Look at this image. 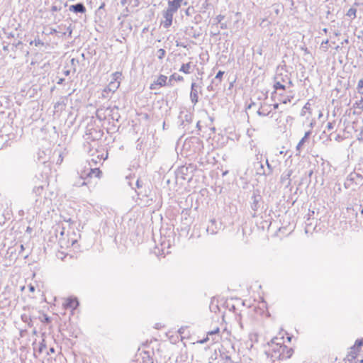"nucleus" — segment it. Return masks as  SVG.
<instances>
[{"mask_svg": "<svg viewBox=\"0 0 363 363\" xmlns=\"http://www.w3.org/2000/svg\"><path fill=\"white\" fill-rule=\"evenodd\" d=\"M154 352L150 351H143L140 353L143 363H154L152 354Z\"/></svg>", "mask_w": 363, "mask_h": 363, "instance_id": "12", "label": "nucleus"}, {"mask_svg": "<svg viewBox=\"0 0 363 363\" xmlns=\"http://www.w3.org/2000/svg\"><path fill=\"white\" fill-rule=\"evenodd\" d=\"M13 46H15L16 48H19L21 46L23 45V43L21 41H18L16 44H13Z\"/></svg>", "mask_w": 363, "mask_h": 363, "instance_id": "49", "label": "nucleus"}, {"mask_svg": "<svg viewBox=\"0 0 363 363\" xmlns=\"http://www.w3.org/2000/svg\"><path fill=\"white\" fill-rule=\"evenodd\" d=\"M65 99L62 98L59 101L55 104V111L56 112L62 111L65 108Z\"/></svg>", "mask_w": 363, "mask_h": 363, "instance_id": "17", "label": "nucleus"}, {"mask_svg": "<svg viewBox=\"0 0 363 363\" xmlns=\"http://www.w3.org/2000/svg\"><path fill=\"white\" fill-rule=\"evenodd\" d=\"M273 107L274 109H277L279 108V104L276 103L273 104Z\"/></svg>", "mask_w": 363, "mask_h": 363, "instance_id": "58", "label": "nucleus"}, {"mask_svg": "<svg viewBox=\"0 0 363 363\" xmlns=\"http://www.w3.org/2000/svg\"><path fill=\"white\" fill-rule=\"evenodd\" d=\"M165 54L166 51L162 48H160L157 50V57L160 60L163 59L164 57L165 56Z\"/></svg>", "mask_w": 363, "mask_h": 363, "instance_id": "32", "label": "nucleus"}, {"mask_svg": "<svg viewBox=\"0 0 363 363\" xmlns=\"http://www.w3.org/2000/svg\"><path fill=\"white\" fill-rule=\"evenodd\" d=\"M219 33H220V31H219V30H216V32H211V34L212 35H219Z\"/></svg>", "mask_w": 363, "mask_h": 363, "instance_id": "55", "label": "nucleus"}, {"mask_svg": "<svg viewBox=\"0 0 363 363\" xmlns=\"http://www.w3.org/2000/svg\"><path fill=\"white\" fill-rule=\"evenodd\" d=\"M167 85V77L163 74H160L156 80L150 84V89L152 90L157 89L158 87H162Z\"/></svg>", "mask_w": 363, "mask_h": 363, "instance_id": "3", "label": "nucleus"}, {"mask_svg": "<svg viewBox=\"0 0 363 363\" xmlns=\"http://www.w3.org/2000/svg\"><path fill=\"white\" fill-rule=\"evenodd\" d=\"M45 345H42L40 346V352H43V348H45Z\"/></svg>", "mask_w": 363, "mask_h": 363, "instance_id": "60", "label": "nucleus"}, {"mask_svg": "<svg viewBox=\"0 0 363 363\" xmlns=\"http://www.w3.org/2000/svg\"><path fill=\"white\" fill-rule=\"evenodd\" d=\"M280 96H281V98L279 99V101L284 104H286L287 103L291 102L292 99H294L293 94L289 95L286 97L282 96V94H280Z\"/></svg>", "mask_w": 363, "mask_h": 363, "instance_id": "23", "label": "nucleus"}, {"mask_svg": "<svg viewBox=\"0 0 363 363\" xmlns=\"http://www.w3.org/2000/svg\"><path fill=\"white\" fill-rule=\"evenodd\" d=\"M182 82L184 80L182 76L177 75L176 73L172 74L168 79V86H173L172 81Z\"/></svg>", "mask_w": 363, "mask_h": 363, "instance_id": "18", "label": "nucleus"}, {"mask_svg": "<svg viewBox=\"0 0 363 363\" xmlns=\"http://www.w3.org/2000/svg\"><path fill=\"white\" fill-rule=\"evenodd\" d=\"M70 73V70H66L64 72L65 75L68 76Z\"/></svg>", "mask_w": 363, "mask_h": 363, "instance_id": "59", "label": "nucleus"}, {"mask_svg": "<svg viewBox=\"0 0 363 363\" xmlns=\"http://www.w3.org/2000/svg\"><path fill=\"white\" fill-rule=\"evenodd\" d=\"M184 0H169L167 10L174 13L177 12V10L181 7L182 3Z\"/></svg>", "mask_w": 363, "mask_h": 363, "instance_id": "9", "label": "nucleus"}, {"mask_svg": "<svg viewBox=\"0 0 363 363\" xmlns=\"http://www.w3.org/2000/svg\"><path fill=\"white\" fill-rule=\"evenodd\" d=\"M220 27L221 29H227L228 28L226 23H222V22L220 23Z\"/></svg>", "mask_w": 363, "mask_h": 363, "instance_id": "48", "label": "nucleus"}, {"mask_svg": "<svg viewBox=\"0 0 363 363\" xmlns=\"http://www.w3.org/2000/svg\"><path fill=\"white\" fill-rule=\"evenodd\" d=\"M104 6H105V4H104V3H103V4L99 6V9H104Z\"/></svg>", "mask_w": 363, "mask_h": 363, "instance_id": "64", "label": "nucleus"}, {"mask_svg": "<svg viewBox=\"0 0 363 363\" xmlns=\"http://www.w3.org/2000/svg\"><path fill=\"white\" fill-rule=\"evenodd\" d=\"M101 174V170L99 168L90 169V172L87 174L88 177H92L94 175L96 177L99 178Z\"/></svg>", "mask_w": 363, "mask_h": 363, "instance_id": "21", "label": "nucleus"}, {"mask_svg": "<svg viewBox=\"0 0 363 363\" xmlns=\"http://www.w3.org/2000/svg\"><path fill=\"white\" fill-rule=\"evenodd\" d=\"M293 173V170L291 169H286L281 174L280 178V182L282 184H285L286 187L291 185V176Z\"/></svg>", "mask_w": 363, "mask_h": 363, "instance_id": "7", "label": "nucleus"}, {"mask_svg": "<svg viewBox=\"0 0 363 363\" xmlns=\"http://www.w3.org/2000/svg\"><path fill=\"white\" fill-rule=\"evenodd\" d=\"M191 63L189 62L186 64H183L182 65L181 68L179 69V71L182 72L185 74H190L191 72Z\"/></svg>", "mask_w": 363, "mask_h": 363, "instance_id": "19", "label": "nucleus"}, {"mask_svg": "<svg viewBox=\"0 0 363 363\" xmlns=\"http://www.w3.org/2000/svg\"><path fill=\"white\" fill-rule=\"evenodd\" d=\"M128 0H121V3L123 6H125Z\"/></svg>", "mask_w": 363, "mask_h": 363, "instance_id": "57", "label": "nucleus"}, {"mask_svg": "<svg viewBox=\"0 0 363 363\" xmlns=\"http://www.w3.org/2000/svg\"><path fill=\"white\" fill-rule=\"evenodd\" d=\"M310 106H311V104H310L308 102V103H306V104L304 105V106H303V109H302V111H301V115L302 116H305V114H306V111H306V110H310V109H311Z\"/></svg>", "mask_w": 363, "mask_h": 363, "instance_id": "34", "label": "nucleus"}, {"mask_svg": "<svg viewBox=\"0 0 363 363\" xmlns=\"http://www.w3.org/2000/svg\"><path fill=\"white\" fill-rule=\"evenodd\" d=\"M220 357L223 361L224 363H233V361L232 360L230 356H229L225 352H221L220 354Z\"/></svg>", "mask_w": 363, "mask_h": 363, "instance_id": "20", "label": "nucleus"}, {"mask_svg": "<svg viewBox=\"0 0 363 363\" xmlns=\"http://www.w3.org/2000/svg\"><path fill=\"white\" fill-rule=\"evenodd\" d=\"M276 77H279V80H281V82L282 84H284V83H287V80L285 77V76L284 77L282 74H277Z\"/></svg>", "mask_w": 363, "mask_h": 363, "instance_id": "42", "label": "nucleus"}, {"mask_svg": "<svg viewBox=\"0 0 363 363\" xmlns=\"http://www.w3.org/2000/svg\"><path fill=\"white\" fill-rule=\"evenodd\" d=\"M27 323H28L29 327H30V328L33 327V323H32V320H29Z\"/></svg>", "mask_w": 363, "mask_h": 363, "instance_id": "61", "label": "nucleus"}, {"mask_svg": "<svg viewBox=\"0 0 363 363\" xmlns=\"http://www.w3.org/2000/svg\"><path fill=\"white\" fill-rule=\"evenodd\" d=\"M133 1H134V3H135V4H134V5H135V6H138V5H139V4H140V0H133Z\"/></svg>", "mask_w": 363, "mask_h": 363, "instance_id": "56", "label": "nucleus"}, {"mask_svg": "<svg viewBox=\"0 0 363 363\" xmlns=\"http://www.w3.org/2000/svg\"><path fill=\"white\" fill-rule=\"evenodd\" d=\"M43 186H35L33 189V193H35L36 195H40L43 192Z\"/></svg>", "mask_w": 363, "mask_h": 363, "instance_id": "30", "label": "nucleus"}, {"mask_svg": "<svg viewBox=\"0 0 363 363\" xmlns=\"http://www.w3.org/2000/svg\"><path fill=\"white\" fill-rule=\"evenodd\" d=\"M215 86H216V79H213L212 82H211V84L210 85L208 86L207 87V89L208 91H214L215 90Z\"/></svg>", "mask_w": 363, "mask_h": 363, "instance_id": "35", "label": "nucleus"}, {"mask_svg": "<svg viewBox=\"0 0 363 363\" xmlns=\"http://www.w3.org/2000/svg\"><path fill=\"white\" fill-rule=\"evenodd\" d=\"M174 12L170 11L169 10H166L163 13V17L165 19L162 24L165 28H169L172 23Z\"/></svg>", "mask_w": 363, "mask_h": 363, "instance_id": "8", "label": "nucleus"}, {"mask_svg": "<svg viewBox=\"0 0 363 363\" xmlns=\"http://www.w3.org/2000/svg\"><path fill=\"white\" fill-rule=\"evenodd\" d=\"M49 351H50V353H54L55 352V349L53 347H50Z\"/></svg>", "mask_w": 363, "mask_h": 363, "instance_id": "62", "label": "nucleus"}, {"mask_svg": "<svg viewBox=\"0 0 363 363\" xmlns=\"http://www.w3.org/2000/svg\"><path fill=\"white\" fill-rule=\"evenodd\" d=\"M42 322L50 323V318L48 315H45L43 317V320H42Z\"/></svg>", "mask_w": 363, "mask_h": 363, "instance_id": "47", "label": "nucleus"}, {"mask_svg": "<svg viewBox=\"0 0 363 363\" xmlns=\"http://www.w3.org/2000/svg\"><path fill=\"white\" fill-rule=\"evenodd\" d=\"M69 10L75 13H84L86 11V9L82 3L71 5L69 8Z\"/></svg>", "mask_w": 363, "mask_h": 363, "instance_id": "10", "label": "nucleus"}, {"mask_svg": "<svg viewBox=\"0 0 363 363\" xmlns=\"http://www.w3.org/2000/svg\"><path fill=\"white\" fill-rule=\"evenodd\" d=\"M70 62H71V65H72V69H73V72H76V71H77L76 67L79 64V60L75 59V58H72Z\"/></svg>", "mask_w": 363, "mask_h": 363, "instance_id": "31", "label": "nucleus"}, {"mask_svg": "<svg viewBox=\"0 0 363 363\" xmlns=\"http://www.w3.org/2000/svg\"><path fill=\"white\" fill-rule=\"evenodd\" d=\"M50 10H51V11H52V12H57V11H60V10H61V8H60V7H57V6H55V5H53V6H52V7H51V9H50Z\"/></svg>", "mask_w": 363, "mask_h": 363, "instance_id": "43", "label": "nucleus"}, {"mask_svg": "<svg viewBox=\"0 0 363 363\" xmlns=\"http://www.w3.org/2000/svg\"><path fill=\"white\" fill-rule=\"evenodd\" d=\"M255 167L256 169V173L260 176H269L267 174V169H265L264 164L262 161H257L255 163Z\"/></svg>", "mask_w": 363, "mask_h": 363, "instance_id": "11", "label": "nucleus"}, {"mask_svg": "<svg viewBox=\"0 0 363 363\" xmlns=\"http://www.w3.org/2000/svg\"><path fill=\"white\" fill-rule=\"evenodd\" d=\"M265 163H266V165H267V168H266L267 169V174L268 175H271L273 173L274 168L269 164L267 158H266Z\"/></svg>", "mask_w": 363, "mask_h": 363, "instance_id": "28", "label": "nucleus"}, {"mask_svg": "<svg viewBox=\"0 0 363 363\" xmlns=\"http://www.w3.org/2000/svg\"><path fill=\"white\" fill-rule=\"evenodd\" d=\"M186 34L193 37L194 38H197L199 36V33H196L195 30H194V27L186 28Z\"/></svg>", "mask_w": 363, "mask_h": 363, "instance_id": "22", "label": "nucleus"}, {"mask_svg": "<svg viewBox=\"0 0 363 363\" xmlns=\"http://www.w3.org/2000/svg\"><path fill=\"white\" fill-rule=\"evenodd\" d=\"M64 81H65V79H64V78H60V79H58V81L57 82V84H62L64 82Z\"/></svg>", "mask_w": 363, "mask_h": 363, "instance_id": "54", "label": "nucleus"}, {"mask_svg": "<svg viewBox=\"0 0 363 363\" xmlns=\"http://www.w3.org/2000/svg\"><path fill=\"white\" fill-rule=\"evenodd\" d=\"M120 85L119 82H111L109 83L107 87L104 89V93L108 91L115 92Z\"/></svg>", "mask_w": 363, "mask_h": 363, "instance_id": "15", "label": "nucleus"}, {"mask_svg": "<svg viewBox=\"0 0 363 363\" xmlns=\"http://www.w3.org/2000/svg\"><path fill=\"white\" fill-rule=\"evenodd\" d=\"M252 203H251V208L254 211L252 213V217H256V212L260 207V203L262 201V197L258 193L255 191L253 192V194L251 197Z\"/></svg>", "mask_w": 363, "mask_h": 363, "instance_id": "2", "label": "nucleus"}, {"mask_svg": "<svg viewBox=\"0 0 363 363\" xmlns=\"http://www.w3.org/2000/svg\"><path fill=\"white\" fill-rule=\"evenodd\" d=\"M356 13H357V9L355 8H350L347 11L346 16L354 19L356 18Z\"/></svg>", "mask_w": 363, "mask_h": 363, "instance_id": "24", "label": "nucleus"}, {"mask_svg": "<svg viewBox=\"0 0 363 363\" xmlns=\"http://www.w3.org/2000/svg\"><path fill=\"white\" fill-rule=\"evenodd\" d=\"M21 319L24 323H28L29 320H30V318L26 314H23L21 315Z\"/></svg>", "mask_w": 363, "mask_h": 363, "instance_id": "40", "label": "nucleus"}, {"mask_svg": "<svg viewBox=\"0 0 363 363\" xmlns=\"http://www.w3.org/2000/svg\"><path fill=\"white\" fill-rule=\"evenodd\" d=\"M311 133V131L306 132L303 138L308 139L309 138Z\"/></svg>", "mask_w": 363, "mask_h": 363, "instance_id": "53", "label": "nucleus"}, {"mask_svg": "<svg viewBox=\"0 0 363 363\" xmlns=\"http://www.w3.org/2000/svg\"><path fill=\"white\" fill-rule=\"evenodd\" d=\"M79 301L76 298H69L66 300L64 303V306L66 308L75 309L79 306Z\"/></svg>", "mask_w": 363, "mask_h": 363, "instance_id": "13", "label": "nucleus"}, {"mask_svg": "<svg viewBox=\"0 0 363 363\" xmlns=\"http://www.w3.org/2000/svg\"><path fill=\"white\" fill-rule=\"evenodd\" d=\"M271 105H262L257 111V114L259 116H267L270 114L272 110L270 109Z\"/></svg>", "mask_w": 363, "mask_h": 363, "instance_id": "14", "label": "nucleus"}, {"mask_svg": "<svg viewBox=\"0 0 363 363\" xmlns=\"http://www.w3.org/2000/svg\"><path fill=\"white\" fill-rule=\"evenodd\" d=\"M359 351H360V349L358 350L357 348H355V347L352 346L350 348V351L349 352L348 354L347 355L346 360L349 363H363V359H361L359 361V362H353V361L357 357Z\"/></svg>", "mask_w": 363, "mask_h": 363, "instance_id": "6", "label": "nucleus"}, {"mask_svg": "<svg viewBox=\"0 0 363 363\" xmlns=\"http://www.w3.org/2000/svg\"><path fill=\"white\" fill-rule=\"evenodd\" d=\"M180 121V125L185 128L186 125H189L192 121V114L188 111H181L179 116Z\"/></svg>", "mask_w": 363, "mask_h": 363, "instance_id": "5", "label": "nucleus"}, {"mask_svg": "<svg viewBox=\"0 0 363 363\" xmlns=\"http://www.w3.org/2000/svg\"><path fill=\"white\" fill-rule=\"evenodd\" d=\"M334 123H335V121L333 122H329L328 124H327V128L328 130H333L334 128Z\"/></svg>", "mask_w": 363, "mask_h": 363, "instance_id": "44", "label": "nucleus"}, {"mask_svg": "<svg viewBox=\"0 0 363 363\" xmlns=\"http://www.w3.org/2000/svg\"><path fill=\"white\" fill-rule=\"evenodd\" d=\"M306 140H307V139L303 137L301 138V140L299 141V143H298V145H296V151L298 152V153L297 155L300 154L301 149Z\"/></svg>", "mask_w": 363, "mask_h": 363, "instance_id": "29", "label": "nucleus"}, {"mask_svg": "<svg viewBox=\"0 0 363 363\" xmlns=\"http://www.w3.org/2000/svg\"><path fill=\"white\" fill-rule=\"evenodd\" d=\"M121 75V73L118 72H116L113 74V76H114V79L116 80L117 78Z\"/></svg>", "mask_w": 363, "mask_h": 363, "instance_id": "52", "label": "nucleus"}, {"mask_svg": "<svg viewBox=\"0 0 363 363\" xmlns=\"http://www.w3.org/2000/svg\"><path fill=\"white\" fill-rule=\"evenodd\" d=\"M135 185L138 189H140L143 186V182L140 179H138Z\"/></svg>", "mask_w": 363, "mask_h": 363, "instance_id": "46", "label": "nucleus"}, {"mask_svg": "<svg viewBox=\"0 0 363 363\" xmlns=\"http://www.w3.org/2000/svg\"><path fill=\"white\" fill-rule=\"evenodd\" d=\"M77 181L74 182L73 185L76 186H82L84 185H86V183L84 181H82L84 179L83 177H79L77 178Z\"/></svg>", "mask_w": 363, "mask_h": 363, "instance_id": "26", "label": "nucleus"}, {"mask_svg": "<svg viewBox=\"0 0 363 363\" xmlns=\"http://www.w3.org/2000/svg\"><path fill=\"white\" fill-rule=\"evenodd\" d=\"M223 74H224V72L220 70V71H218V72L216 75L215 78L213 79L216 80H218V83H216V86H218L221 83V80H222V77H223Z\"/></svg>", "mask_w": 363, "mask_h": 363, "instance_id": "25", "label": "nucleus"}, {"mask_svg": "<svg viewBox=\"0 0 363 363\" xmlns=\"http://www.w3.org/2000/svg\"><path fill=\"white\" fill-rule=\"evenodd\" d=\"M220 330H219V328H216L215 330H211V331H208L207 333V335H216V334H218L219 333Z\"/></svg>", "mask_w": 363, "mask_h": 363, "instance_id": "39", "label": "nucleus"}, {"mask_svg": "<svg viewBox=\"0 0 363 363\" xmlns=\"http://www.w3.org/2000/svg\"><path fill=\"white\" fill-rule=\"evenodd\" d=\"M199 91H201V87L196 83L193 82L191 86L190 99L194 105L199 101Z\"/></svg>", "mask_w": 363, "mask_h": 363, "instance_id": "4", "label": "nucleus"}, {"mask_svg": "<svg viewBox=\"0 0 363 363\" xmlns=\"http://www.w3.org/2000/svg\"><path fill=\"white\" fill-rule=\"evenodd\" d=\"M279 78H280L279 77H275V78H274V80H275V82L274 84V88L275 89L274 93H276V91L279 89H281V90L286 89V85L281 82V80H279Z\"/></svg>", "mask_w": 363, "mask_h": 363, "instance_id": "16", "label": "nucleus"}, {"mask_svg": "<svg viewBox=\"0 0 363 363\" xmlns=\"http://www.w3.org/2000/svg\"><path fill=\"white\" fill-rule=\"evenodd\" d=\"M225 16L223 15L219 14L215 18L216 23H220L224 19Z\"/></svg>", "mask_w": 363, "mask_h": 363, "instance_id": "36", "label": "nucleus"}, {"mask_svg": "<svg viewBox=\"0 0 363 363\" xmlns=\"http://www.w3.org/2000/svg\"><path fill=\"white\" fill-rule=\"evenodd\" d=\"M355 348L358 350L360 349L363 346V339H358L356 340L355 344L353 345Z\"/></svg>", "mask_w": 363, "mask_h": 363, "instance_id": "33", "label": "nucleus"}, {"mask_svg": "<svg viewBox=\"0 0 363 363\" xmlns=\"http://www.w3.org/2000/svg\"><path fill=\"white\" fill-rule=\"evenodd\" d=\"M349 177H350V180H354V177L353 176L352 174H351Z\"/></svg>", "mask_w": 363, "mask_h": 363, "instance_id": "63", "label": "nucleus"}, {"mask_svg": "<svg viewBox=\"0 0 363 363\" xmlns=\"http://www.w3.org/2000/svg\"><path fill=\"white\" fill-rule=\"evenodd\" d=\"M328 43V40L323 41V43H321V48L323 49L324 51L328 50V46H327Z\"/></svg>", "mask_w": 363, "mask_h": 363, "instance_id": "41", "label": "nucleus"}, {"mask_svg": "<svg viewBox=\"0 0 363 363\" xmlns=\"http://www.w3.org/2000/svg\"><path fill=\"white\" fill-rule=\"evenodd\" d=\"M57 32V31L56 30V29L50 28L49 29V31L48 33H46V35H52V34L56 33Z\"/></svg>", "mask_w": 363, "mask_h": 363, "instance_id": "45", "label": "nucleus"}, {"mask_svg": "<svg viewBox=\"0 0 363 363\" xmlns=\"http://www.w3.org/2000/svg\"><path fill=\"white\" fill-rule=\"evenodd\" d=\"M285 77L287 80V84L290 86H292L293 84H292V82L291 81L290 78L287 75H285Z\"/></svg>", "mask_w": 363, "mask_h": 363, "instance_id": "51", "label": "nucleus"}, {"mask_svg": "<svg viewBox=\"0 0 363 363\" xmlns=\"http://www.w3.org/2000/svg\"><path fill=\"white\" fill-rule=\"evenodd\" d=\"M357 89L359 93H361V90L363 89V79H360L358 82Z\"/></svg>", "mask_w": 363, "mask_h": 363, "instance_id": "37", "label": "nucleus"}, {"mask_svg": "<svg viewBox=\"0 0 363 363\" xmlns=\"http://www.w3.org/2000/svg\"><path fill=\"white\" fill-rule=\"evenodd\" d=\"M278 340V337L273 338L271 341V349L266 352L272 363H279L280 360L287 359L291 357L294 352L292 348H289L281 342H277L276 341Z\"/></svg>", "mask_w": 363, "mask_h": 363, "instance_id": "1", "label": "nucleus"}, {"mask_svg": "<svg viewBox=\"0 0 363 363\" xmlns=\"http://www.w3.org/2000/svg\"><path fill=\"white\" fill-rule=\"evenodd\" d=\"M33 41L35 46L44 45V43L41 41L38 38H35Z\"/></svg>", "mask_w": 363, "mask_h": 363, "instance_id": "38", "label": "nucleus"}, {"mask_svg": "<svg viewBox=\"0 0 363 363\" xmlns=\"http://www.w3.org/2000/svg\"><path fill=\"white\" fill-rule=\"evenodd\" d=\"M334 138L336 141H340L342 140V137L339 134L336 135Z\"/></svg>", "mask_w": 363, "mask_h": 363, "instance_id": "50", "label": "nucleus"}, {"mask_svg": "<svg viewBox=\"0 0 363 363\" xmlns=\"http://www.w3.org/2000/svg\"><path fill=\"white\" fill-rule=\"evenodd\" d=\"M353 106L355 109L363 111V99L362 98L360 100L357 101Z\"/></svg>", "mask_w": 363, "mask_h": 363, "instance_id": "27", "label": "nucleus"}]
</instances>
